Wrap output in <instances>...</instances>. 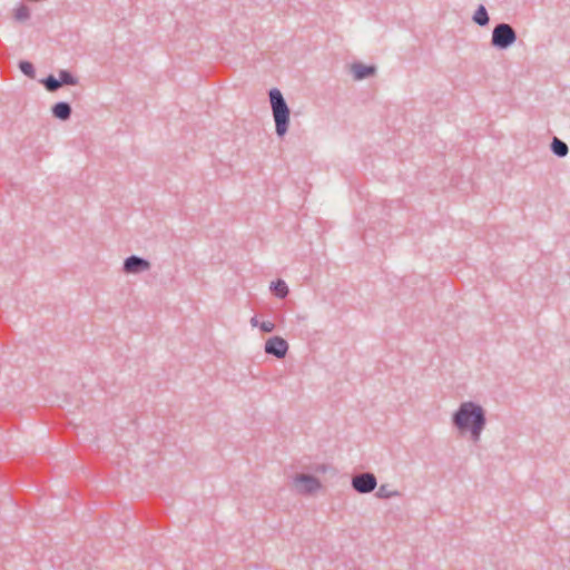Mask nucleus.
<instances>
[{
	"mask_svg": "<svg viewBox=\"0 0 570 570\" xmlns=\"http://www.w3.org/2000/svg\"><path fill=\"white\" fill-rule=\"evenodd\" d=\"M268 95L275 121L276 134L277 136L283 137L288 130L291 114L289 108L282 92L277 88L271 89Z\"/></svg>",
	"mask_w": 570,
	"mask_h": 570,
	"instance_id": "obj_2",
	"label": "nucleus"
},
{
	"mask_svg": "<svg viewBox=\"0 0 570 570\" xmlns=\"http://www.w3.org/2000/svg\"><path fill=\"white\" fill-rule=\"evenodd\" d=\"M472 19L476 24H479L481 27L487 26L489 23V14H488L485 7L482 4L479 6V8L475 10Z\"/></svg>",
	"mask_w": 570,
	"mask_h": 570,
	"instance_id": "obj_12",
	"label": "nucleus"
},
{
	"mask_svg": "<svg viewBox=\"0 0 570 570\" xmlns=\"http://www.w3.org/2000/svg\"><path fill=\"white\" fill-rule=\"evenodd\" d=\"M551 150L554 155L558 157H564L568 155L569 148L568 145L560 140L559 138L554 137L551 142Z\"/></svg>",
	"mask_w": 570,
	"mask_h": 570,
	"instance_id": "obj_11",
	"label": "nucleus"
},
{
	"mask_svg": "<svg viewBox=\"0 0 570 570\" xmlns=\"http://www.w3.org/2000/svg\"><path fill=\"white\" fill-rule=\"evenodd\" d=\"M52 114L56 118L60 120H68L71 116V107L68 102H57L52 107Z\"/></svg>",
	"mask_w": 570,
	"mask_h": 570,
	"instance_id": "obj_9",
	"label": "nucleus"
},
{
	"mask_svg": "<svg viewBox=\"0 0 570 570\" xmlns=\"http://www.w3.org/2000/svg\"><path fill=\"white\" fill-rule=\"evenodd\" d=\"M379 499H391L400 495V492L392 490L389 484H381L375 493Z\"/></svg>",
	"mask_w": 570,
	"mask_h": 570,
	"instance_id": "obj_13",
	"label": "nucleus"
},
{
	"mask_svg": "<svg viewBox=\"0 0 570 570\" xmlns=\"http://www.w3.org/2000/svg\"><path fill=\"white\" fill-rule=\"evenodd\" d=\"M289 345L286 340L281 336L269 337L264 345V351L268 355L276 358H284L288 352Z\"/></svg>",
	"mask_w": 570,
	"mask_h": 570,
	"instance_id": "obj_6",
	"label": "nucleus"
},
{
	"mask_svg": "<svg viewBox=\"0 0 570 570\" xmlns=\"http://www.w3.org/2000/svg\"><path fill=\"white\" fill-rule=\"evenodd\" d=\"M59 81L62 85H69V86H76L78 85V78L75 77L73 75H71L69 71L67 70H60L59 73Z\"/></svg>",
	"mask_w": 570,
	"mask_h": 570,
	"instance_id": "obj_14",
	"label": "nucleus"
},
{
	"mask_svg": "<svg viewBox=\"0 0 570 570\" xmlns=\"http://www.w3.org/2000/svg\"><path fill=\"white\" fill-rule=\"evenodd\" d=\"M517 40L515 30L508 23H499L494 27L491 45L497 49H507Z\"/></svg>",
	"mask_w": 570,
	"mask_h": 570,
	"instance_id": "obj_4",
	"label": "nucleus"
},
{
	"mask_svg": "<svg viewBox=\"0 0 570 570\" xmlns=\"http://www.w3.org/2000/svg\"><path fill=\"white\" fill-rule=\"evenodd\" d=\"M354 79L362 80L366 77L374 75L375 68L373 66H365L363 63H354L352 66Z\"/></svg>",
	"mask_w": 570,
	"mask_h": 570,
	"instance_id": "obj_8",
	"label": "nucleus"
},
{
	"mask_svg": "<svg viewBox=\"0 0 570 570\" xmlns=\"http://www.w3.org/2000/svg\"><path fill=\"white\" fill-rule=\"evenodd\" d=\"M14 17L19 21H24V20L29 19V17H30L29 8L24 4H20L14 11Z\"/></svg>",
	"mask_w": 570,
	"mask_h": 570,
	"instance_id": "obj_16",
	"label": "nucleus"
},
{
	"mask_svg": "<svg viewBox=\"0 0 570 570\" xmlns=\"http://www.w3.org/2000/svg\"><path fill=\"white\" fill-rule=\"evenodd\" d=\"M249 323H250V325H252L253 327H258V328H259V324H261V322H259V320L257 318V316H253V317L250 318Z\"/></svg>",
	"mask_w": 570,
	"mask_h": 570,
	"instance_id": "obj_20",
	"label": "nucleus"
},
{
	"mask_svg": "<svg viewBox=\"0 0 570 570\" xmlns=\"http://www.w3.org/2000/svg\"><path fill=\"white\" fill-rule=\"evenodd\" d=\"M43 83V86L46 87V89L50 92H55L57 91L60 87H61V83L59 81V78H56L53 77L52 75L48 76L46 79H43L41 81Z\"/></svg>",
	"mask_w": 570,
	"mask_h": 570,
	"instance_id": "obj_15",
	"label": "nucleus"
},
{
	"mask_svg": "<svg viewBox=\"0 0 570 570\" xmlns=\"http://www.w3.org/2000/svg\"><path fill=\"white\" fill-rule=\"evenodd\" d=\"M271 291L275 296L285 298L288 295V286L283 279H277L271 284Z\"/></svg>",
	"mask_w": 570,
	"mask_h": 570,
	"instance_id": "obj_10",
	"label": "nucleus"
},
{
	"mask_svg": "<svg viewBox=\"0 0 570 570\" xmlns=\"http://www.w3.org/2000/svg\"><path fill=\"white\" fill-rule=\"evenodd\" d=\"M150 268V263L139 256H129L124 262V272L127 274H139Z\"/></svg>",
	"mask_w": 570,
	"mask_h": 570,
	"instance_id": "obj_7",
	"label": "nucleus"
},
{
	"mask_svg": "<svg viewBox=\"0 0 570 570\" xmlns=\"http://www.w3.org/2000/svg\"><path fill=\"white\" fill-rule=\"evenodd\" d=\"M259 330L264 333H272L275 330V324L272 321H263L259 324Z\"/></svg>",
	"mask_w": 570,
	"mask_h": 570,
	"instance_id": "obj_19",
	"label": "nucleus"
},
{
	"mask_svg": "<svg viewBox=\"0 0 570 570\" xmlns=\"http://www.w3.org/2000/svg\"><path fill=\"white\" fill-rule=\"evenodd\" d=\"M292 485L294 491L301 495H314L323 488L320 479L308 473H296L293 475Z\"/></svg>",
	"mask_w": 570,
	"mask_h": 570,
	"instance_id": "obj_3",
	"label": "nucleus"
},
{
	"mask_svg": "<svg viewBox=\"0 0 570 570\" xmlns=\"http://www.w3.org/2000/svg\"><path fill=\"white\" fill-rule=\"evenodd\" d=\"M377 485L376 476L373 473L364 472L352 478V487L358 493H370Z\"/></svg>",
	"mask_w": 570,
	"mask_h": 570,
	"instance_id": "obj_5",
	"label": "nucleus"
},
{
	"mask_svg": "<svg viewBox=\"0 0 570 570\" xmlns=\"http://www.w3.org/2000/svg\"><path fill=\"white\" fill-rule=\"evenodd\" d=\"M309 469L316 474H325L328 471L330 465L325 463H316L312 465Z\"/></svg>",
	"mask_w": 570,
	"mask_h": 570,
	"instance_id": "obj_18",
	"label": "nucleus"
},
{
	"mask_svg": "<svg viewBox=\"0 0 570 570\" xmlns=\"http://www.w3.org/2000/svg\"><path fill=\"white\" fill-rule=\"evenodd\" d=\"M20 70L28 77L33 78L35 77V68L33 65L29 61H21L19 63Z\"/></svg>",
	"mask_w": 570,
	"mask_h": 570,
	"instance_id": "obj_17",
	"label": "nucleus"
},
{
	"mask_svg": "<svg viewBox=\"0 0 570 570\" xmlns=\"http://www.w3.org/2000/svg\"><path fill=\"white\" fill-rule=\"evenodd\" d=\"M452 423L461 433H469L473 443H478L487 425L485 411L475 402H462L452 415Z\"/></svg>",
	"mask_w": 570,
	"mask_h": 570,
	"instance_id": "obj_1",
	"label": "nucleus"
}]
</instances>
